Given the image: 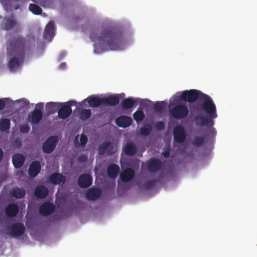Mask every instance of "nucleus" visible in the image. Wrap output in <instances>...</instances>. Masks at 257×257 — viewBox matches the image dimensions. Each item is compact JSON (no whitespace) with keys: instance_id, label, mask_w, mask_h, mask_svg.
<instances>
[{"instance_id":"29","label":"nucleus","mask_w":257,"mask_h":257,"mask_svg":"<svg viewBox=\"0 0 257 257\" xmlns=\"http://www.w3.org/2000/svg\"><path fill=\"white\" fill-rule=\"evenodd\" d=\"M87 99L88 103L91 107H96L103 104V98H100L94 96H91L88 97Z\"/></svg>"},{"instance_id":"22","label":"nucleus","mask_w":257,"mask_h":257,"mask_svg":"<svg viewBox=\"0 0 257 257\" xmlns=\"http://www.w3.org/2000/svg\"><path fill=\"white\" fill-rule=\"evenodd\" d=\"M50 182L55 185L63 184L66 181L65 177L58 173L51 174L49 178Z\"/></svg>"},{"instance_id":"13","label":"nucleus","mask_w":257,"mask_h":257,"mask_svg":"<svg viewBox=\"0 0 257 257\" xmlns=\"http://www.w3.org/2000/svg\"><path fill=\"white\" fill-rule=\"evenodd\" d=\"M92 183V177L88 174L81 175L78 179L79 186L83 188H86L91 186Z\"/></svg>"},{"instance_id":"51","label":"nucleus","mask_w":257,"mask_h":257,"mask_svg":"<svg viewBox=\"0 0 257 257\" xmlns=\"http://www.w3.org/2000/svg\"><path fill=\"white\" fill-rule=\"evenodd\" d=\"M65 67H66V63H62L60 64V67L61 69H64Z\"/></svg>"},{"instance_id":"37","label":"nucleus","mask_w":257,"mask_h":257,"mask_svg":"<svg viewBox=\"0 0 257 257\" xmlns=\"http://www.w3.org/2000/svg\"><path fill=\"white\" fill-rule=\"evenodd\" d=\"M108 142L103 143L98 147V153L100 155H103L105 152H107V147H108Z\"/></svg>"},{"instance_id":"15","label":"nucleus","mask_w":257,"mask_h":257,"mask_svg":"<svg viewBox=\"0 0 257 257\" xmlns=\"http://www.w3.org/2000/svg\"><path fill=\"white\" fill-rule=\"evenodd\" d=\"M54 23L53 21H50L47 24L45 27L43 34L44 38L48 41H51L54 36Z\"/></svg>"},{"instance_id":"7","label":"nucleus","mask_w":257,"mask_h":257,"mask_svg":"<svg viewBox=\"0 0 257 257\" xmlns=\"http://www.w3.org/2000/svg\"><path fill=\"white\" fill-rule=\"evenodd\" d=\"M76 102L74 100H70L59 106L58 111V115L59 118L66 119L72 113L71 106L75 105Z\"/></svg>"},{"instance_id":"19","label":"nucleus","mask_w":257,"mask_h":257,"mask_svg":"<svg viewBox=\"0 0 257 257\" xmlns=\"http://www.w3.org/2000/svg\"><path fill=\"white\" fill-rule=\"evenodd\" d=\"M139 101V99L134 97H128L124 99L121 102L122 107L125 109L132 108L134 106H136Z\"/></svg>"},{"instance_id":"8","label":"nucleus","mask_w":257,"mask_h":257,"mask_svg":"<svg viewBox=\"0 0 257 257\" xmlns=\"http://www.w3.org/2000/svg\"><path fill=\"white\" fill-rule=\"evenodd\" d=\"M58 142V137L56 136H52L49 137L44 143L42 146V150L44 153L50 154L52 153Z\"/></svg>"},{"instance_id":"47","label":"nucleus","mask_w":257,"mask_h":257,"mask_svg":"<svg viewBox=\"0 0 257 257\" xmlns=\"http://www.w3.org/2000/svg\"><path fill=\"white\" fill-rule=\"evenodd\" d=\"M170 151L169 150L166 151L162 153V155L165 158H168L170 157Z\"/></svg>"},{"instance_id":"1","label":"nucleus","mask_w":257,"mask_h":257,"mask_svg":"<svg viewBox=\"0 0 257 257\" xmlns=\"http://www.w3.org/2000/svg\"><path fill=\"white\" fill-rule=\"evenodd\" d=\"M89 37L95 43V47L102 50H121L124 44L121 32L112 27L102 29L98 36L97 31L94 30L90 32Z\"/></svg>"},{"instance_id":"18","label":"nucleus","mask_w":257,"mask_h":257,"mask_svg":"<svg viewBox=\"0 0 257 257\" xmlns=\"http://www.w3.org/2000/svg\"><path fill=\"white\" fill-rule=\"evenodd\" d=\"M102 194L99 188L92 187L89 189L86 193V197L89 200H94L99 198Z\"/></svg>"},{"instance_id":"9","label":"nucleus","mask_w":257,"mask_h":257,"mask_svg":"<svg viewBox=\"0 0 257 257\" xmlns=\"http://www.w3.org/2000/svg\"><path fill=\"white\" fill-rule=\"evenodd\" d=\"M9 230L11 236L18 238L24 234L26 228L23 223L16 222L9 227Z\"/></svg>"},{"instance_id":"39","label":"nucleus","mask_w":257,"mask_h":257,"mask_svg":"<svg viewBox=\"0 0 257 257\" xmlns=\"http://www.w3.org/2000/svg\"><path fill=\"white\" fill-rule=\"evenodd\" d=\"M157 181L155 180H151L146 182L144 184V188L147 190H150L154 188L156 185Z\"/></svg>"},{"instance_id":"25","label":"nucleus","mask_w":257,"mask_h":257,"mask_svg":"<svg viewBox=\"0 0 257 257\" xmlns=\"http://www.w3.org/2000/svg\"><path fill=\"white\" fill-rule=\"evenodd\" d=\"M103 104L115 106L119 102V98L117 95H109L103 98Z\"/></svg>"},{"instance_id":"24","label":"nucleus","mask_w":257,"mask_h":257,"mask_svg":"<svg viewBox=\"0 0 257 257\" xmlns=\"http://www.w3.org/2000/svg\"><path fill=\"white\" fill-rule=\"evenodd\" d=\"M34 194L37 198L43 199L48 195V189L44 185H39L35 188Z\"/></svg>"},{"instance_id":"17","label":"nucleus","mask_w":257,"mask_h":257,"mask_svg":"<svg viewBox=\"0 0 257 257\" xmlns=\"http://www.w3.org/2000/svg\"><path fill=\"white\" fill-rule=\"evenodd\" d=\"M41 165L40 163L38 161L32 162L30 165L29 168V175L31 177H36L40 172Z\"/></svg>"},{"instance_id":"23","label":"nucleus","mask_w":257,"mask_h":257,"mask_svg":"<svg viewBox=\"0 0 257 257\" xmlns=\"http://www.w3.org/2000/svg\"><path fill=\"white\" fill-rule=\"evenodd\" d=\"M19 207L17 204H10L5 209V213L9 217L13 218L19 213Z\"/></svg>"},{"instance_id":"2","label":"nucleus","mask_w":257,"mask_h":257,"mask_svg":"<svg viewBox=\"0 0 257 257\" xmlns=\"http://www.w3.org/2000/svg\"><path fill=\"white\" fill-rule=\"evenodd\" d=\"M26 40L20 36L13 37L8 42V56L10 58L8 66L13 71L18 68L23 60Z\"/></svg>"},{"instance_id":"35","label":"nucleus","mask_w":257,"mask_h":257,"mask_svg":"<svg viewBox=\"0 0 257 257\" xmlns=\"http://www.w3.org/2000/svg\"><path fill=\"white\" fill-rule=\"evenodd\" d=\"M29 9L30 11L35 15H40L42 13V10L41 7L34 4H30Z\"/></svg>"},{"instance_id":"44","label":"nucleus","mask_w":257,"mask_h":257,"mask_svg":"<svg viewBox=\"0 0 257 257\" xmlns=\"http://www.w3.org/2000/svg\"><path fill=\"white\" fill-rule=\"evenodd\" d=\"M80 141L81 145L82 146H84L87 142V141H88L87 137L84 135H82L80 137Z\"/></svg>"},{"instance_id":"11","label":"nucleus","mask_w":257,"mask_h":257,"mask_svg":"<svg viewBox=\"0 0 257 257\" xmlns=\"http://www.w3.org/2000/svg\"><path fill=\"white\" fill-rule=\"evenodd\" d=\"M55 209V206L53 203L46 202L40 206L39 212L41 215L47 216L52 214Z\"/></svg>"},{"instance_id":"16","label":"nucleus","mask_w":257,"mask_h":257,"mask_svg":"<svg viewBox=\"0 0 257 257\" xmlns=\"http://www.w3.org/2000/svg\"><path fill=\"white\" fill-rule=\"evenodd\" d=\"M135 176V172L133 169L126 168L120 174L119 178L123 182H128L132 181Z\"/></svg>"},{"instance_id":"5","label":"nucleus","mask_w":257,"mask_h":257,"mask_svg":"<svg viewBox=\"0 0 257 257\" xmlns=\"http://www.w3.org/2000/svg\"><path fill=\"white\" fill-rule=\"evenodd\" d=\"M43 108V103H38L36 104V108L29 114L28 121L32 125L38 124L42 119L43 112L42 110Z\"/></svg>"},{"instance_id":"52","label":"nucleus","mask_w":257,"mask_h":257,"mask_svg":"<svg viewBox=\"0 0 257 257\" xmlns=\"http://www.w3.org/2000/svg\"><path fill=\"white\" fill-rule=\"evenodd\" d=\"M75 20L76 21H78V18H75Z\"/></svg>"},{"instance_id":"40","label":"nucleus","mask_w":257,"mask_h":257,"mask_svg":"<svg viewBox=\"0 0 257 257\" xmlns=\"http://www.w3.org/2000/svg\"><path fill=\"white\" fill-rule=\"evenodd\" d=\"M80 114L81 118L83 119H86L90 117L91 115V112L90 109H83L81 110Z\"/></svg>"},{"instance_id":"48","label":"nucleus","mask_w":257,"mask_h":257,"mask_svg":"<svg viewBox=\"0 0 257 257\" xmlns=\"http://www.w3.org/2000/svg\"><path fill=\"white\" fill-rule=\"evenodd\" d=\"M9 1H10V0H1V2L3 5V6L5 9L7 8Z\"/></svg>"},{"instance_id":"30","label":"nucleus","mask_w":257,"mask_h":257,"mask_svg":"<svg viewBox=\"0 0 257 257\" xmlns=\"http://www.w3.org/2000/svg\"><path fill=\"white\" fill-rule=\"evenodd\" d=\"M25 195L26 191L23 188L15 187L12 190V195L17 199H21Z\"/></svg>"},{"instance_id":"20","label":"nucleus","mask_w":257,"mask_h":257,"mask_svg":"<svg viewBox=\"0 0 257 257\" xmlns=\"http://www.w3.org/2000/svg\"><path fill=\"white\" fill-rule=\"evenodd\" d=\"M115 122L117 126L125 128L131 125L132 119L130 116H120L116 119Z\"/></svg>"},{"instance_id":"3","label":"nucleus","mask_w":257,"mask_h":257,"mask_svg":"<svg viewBox=\"0 0 257 257\" xmlns=\"http://www.w3.org/2000/svg\"><path fill=\"white\" fill-rule=\"evenodd\" d=\"M177 97L180 100L190 103L194 102L198 100V103L195 104L193 107V110L201 106L207 110L210 106L211 102L213 101L209 95L196 89L183 91L180 92Z\"/></svg>"},{"instance_id":"10","label":"nucleus","mask_w":257,"mask_h":257,"mask_svg":"<svg viewBox=\"0 0 257 257\" xmlns=\"http://www.w3.org/2000/svg\"><path fill=\"white\" fill-rule=\"evenodd\" d=\"M174 141L178 143H183L186 139V133L184 128L181 125H177L173 132Z\"/></svg>"},{"instance_id":"42","label":"nucleus","mask_w":257,"mask_h":257,"mask_svg":"<svg viewBox=\"0 0 257 257\" xmlns=\"http://www.w3.org/2000/svg\"><path fill=\"white\" fill-rule=\"evenodd\" d=\"M155 127L158 130H163L165 128V124L164 122L160 121L156 123Z\"/></svg>"},{"instance_id":"38","label":"nucleus","mask_w":257,"mask_h":257,"mask_svg":"<svg viewBox=\"0 0 257 257\" xmlns=\"http://www.w3.org/2000/svg\"><path fill=\"white\" fill-rule=\"evenodd\" d=\"M116 146L108 142V147H107V154L111 155L115 153L116 151Z\"/></svg>"},{"instance_id":"46","label":"nucleus","mask_w":257,"mask_h":257,"mask_svg":"<svg viewBox=\"0 0 257 257\" xmlns=\"http://www.w3.org/2000/svg\"><path fill=\"white\" fill-rule=\"evenodd\" d=\"M87 156L85 155H82L80 156L79 157L78 160L79 161H81V162H85L87 160Z\"/></svg>"},{"instance_id":"36","label":"nucleus","mask_w":257,"mask_h":257,"mask_svg":"<svg viewBox=\"0 0 257 257\" xmlns=\"http://www.w3.org/2000/svg\"><path fill=\"white\" fill-rule=\"evenodd\" d=\"M205 141V138L196 137L194 138L192 145L195 147H199L203 145Z\"/></svg>"},{"instance_id":"6","label":"nucleus","mask_w":257,"mask_h":257,"mask_svg":"<svg viewBox=\"0 0 257 257\" xmlns=\"http://www.w3.org/2000/svg\"><path fill=\"white\" fill-rule=\"evenodd\" d=\"M170 112L173 118L181 119L185 118L188 115L189 110L186 105L180 104L175 105Z\"/></svg>"},{"instance_id":"33","label":"nucleus","mask_w":257,"mask_h":257,"mask_svg":"<svg viewBox=\"0 0 257 257\" xmlns=\"http://www.w3.org/2000/svg\"><path fill=\"white\" fill-rule=\"evenodd\" d=\"M152 131V125L150 123L144 124L140 129V133L142 136H148Z\"/></svg>"},{"instance_id":"50","label":"nucleus","mask_w":257,"mask_h":257,"mask_svg":"<svg viewBox=\"0 0 257 257\" xmlns=\"http://www.w3.org/2000/svg\"><path fill=\"white\" fill-rule=\"evenodd\" d=\"M32 1L34 3L39 4L40 5L42 6L43 7L44 6L43 4V3L42 2H40L39 0H32Z\"/></svg>"},{"instance_id":"4","label":"nucleus","mask_w":257,"mask_h":257,"mask_svg":"<svg viewBox=\"0 0 257 257\" xmlns=\"http://www.w3.org/2000/svg\"><path fill=\"white\" fill-rule=\"evenodd\" d=\"M210 105V106H209L210 107L207 110L204 109L202 106L193 110L197 113L203 111L207 114V116L199 114H197L195 116L194 120L197 126L211 127L213 125L214 121L213 119L217 117L216 107L213 101L211 102Z\"/></svg>"},{"instance_id":"27","label":"nucleus","mask_w":257,"mask_h":257,"mask_svg":"<svg viewBox=\"0 0 257 257\" xmlns=\"http://www.w3.org/2000/svg\"><path fill=\"white\" fill-rule=\"evenodd\" d=\"M119 167L117 165L111 164L107 169V173L108 177L112 179H114L118 175Z\"/></svg>"},{"instance_id":"34","label":"nucleus","mask_w":257,"mask_h":257,"mask_svg":"<svg viewBox=\"0 0 257 257\" xmlns=\"http://www.w3.org/2000/svg\"><path fill=\"white\" fill-rule=\"evenodd\" d=\"M134 119L137 122H140L142 121L145 117V115L142 110H140L139 108L138 109L134 112L133 114Z\"/></svg>"},{"instance_id":"14","label":"nucleus","mask_w":257,"mask_h":257,"mask_svg":"<svg viewBox=\"0 0 257 257\" xmlns=\"http://www.w3.org/2000/svg\"><path fill=\"white\" fill-rule=\"evenodd\" d=\"M3 28L6 30H9L12 29H19V25L15 17L12 16L10 17L5 18L3 22Z\"/></svg>"},{"instance_id":"28","label":"nucleus","mask_w":257,"mask_h":257,"mask_svg":"<svg viewBox=\"0 0 257 257\" xmlns=\"http://www.w3.org/2000/svg\"><path fill=\"white\" fill-rule=\"evenodd\" d=\"M62 105L61 103L50 102L46 105V110L49 114H53L58 111L59 106Z\"/></svg>"},{"instance_id":"12","label":"nucleus","mask_w":257,"mask_h":257,"mask_svg":"<svg viewBox=\"0 0 257 257\" xmlns=\"http://www.w3.org/2000/svg\"><path fill=\"white\" fill-rule=\"evenodd\" d=\"M147 166L150 172H156L161 169L162 163L159 159L151 158L147 161Z\"/></svg>"},{"instance_id":"26","label":"nucleus","mask_w":257,"mask_h":257,"mask_svg":"<svg viewBox=\"0 0 257 257\" xmlns=\"http://www.w3.org/2000/svg\"><path fill=\"white\" fill-rule=\"evenodd\" d=\"M123 152L128 156L135 155L137 151V148L135 145L132 143H127L123 147Z\"/></svg>"},{"instance_id":"21","label":"nucleus","mask_w":257,"mask_h":257,"mask_svg":"<svg viewBox=\"0 0 257 257\" xmlns=\"http://www.w3.org/2000/svg\"><path fill=\"white\" fill-rule=\"evenodd\" d=\"M25 158L21 154H16L12 158V163L15 168L19 169L21 168L25 162Z\"/></svg>"},{"instance_id":"32","label":"nucleus","mask_w":257,"mask_h":257,"mask_svg":"<svg viewBox=\"0 0 257 257\" xmlns=\"http://www.w3.org/2000/svg\"><path fill=\"white\" fill-rule=\"evenodd\" d=\"M167 103L165 101H157L153 105V108L156 112H162L166 108Z\"/></svg>"},{"instance_id":"49","label":"nucleus","mask_w":257,"mask_h":257,"mask_svg":"<svg viewBox=\"0 0 257 257\" xmlns=\"http://www.w3.org/2000/svg\"><path fill=\"white\" fill-rule=\"evenodd\" d=\"M4 156V152L1 148H0V162L2 161Z\"/></svg>"},{"instance_id":"31","label":"nucleus","mask_w":257,"mask_h":257,"mask_svg":"<svg viewBox=\"0 0 257 257\" xmlns=\"http://www.w3.org/2000/svg\"><path fill=\"white\" fill-rule=\"evenodd\" d=\"M11 121L8 118H4L0 121V130L2 132H8L10 128Z\"/></svg>"},{"instance_id":"43","label":"nucleus","mask_w":257,"mask_h":257,"mask_svg":"<svg viewBox=\"0 0 257 257\" xmlns=\"http://www.w3.org/2000/svg\"><path fill=\"white\" fill-rule=\"evenodd\" d=\"M207 133V136L214 137L216 135V132L215 128L211 126L210 127Z\"/></svg>"},{"instance_id":"41","label":"nucleus","mask_w":257,"mask_h":257,"mask_svg":"<svg viewBox=\"0 0 257 257\" xmlns=\"http://www.w3.org/2000/svg\"><path fill=\"white\" fill-rule=\"evenodd\" d=\"M30 130V126L27 124H24L20 127V131L22 133H28Z\"/></svg>"},{"instance_id":"45","label":"nucleus","mask_w":257,"mask_h":257,"mask_svg":"<svg viewBox=\"0 0 257 257\" xmlns=\"http://www.w3.org/2000/svg\"><path fill=\"white\" fill-rule=\"evenodd\" d=\"M6 106V101L3 98L0 99V110L3 109Z\"/></svg>"}]
</instances>
